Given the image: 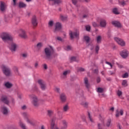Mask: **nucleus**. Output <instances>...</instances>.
Instances as JSON below:
<instances>
[{
  "instance_id": "f257e3e1",
  "label": "nucleus",
  "mask_w": 129,
  "mask_h": 129,
  "mask_svg": "<svg viewBox=\"0 0 129 129\" xmlns=\"http://www.w3.org/2000/svg\"><path fill=\"white\" fill-rule=\"evenodd\" d=\"M44 54L45 55L46 59L47 60H51L54 57L58 56V54L54 52V49L52 46H48L44 49Z\"/></svg>"
},
{
  "instance_id": "f03ea898",
  "label": "nucleus",
  "mask_w": 129,
  "mask_h": 129,
  "mask_svg": "<svg viewBox=\"0 0 129 129\" xmlns=\"http://www.w3.org/2000/svg\"><path fill=\"white\" fill-rule=\"evenodd\" d=\"M0 37L4 42H7V41H12L13 40V37L12 36L7 32L2 33Z\"/></svg>"
},
{
  "instance_id": "7ed1b4c3",
  "label": "nucleus",
  "mask_w": 129,
  "mask_h": 129,
  "mask_svg": "<svg viewBox=\"0 0 129 129\" xmlns=\"http://www.w3.org/2000/svg\"><path fill=\"white\" fill-rule=\"evenodd\" d=\"M1 69L6 76H10V75H12V72H11V70H10L9 67L5 65H2L1 66Z\"/></svg>"
},
{
  "instance_id": "20e7f679",
  "label": "nucleus",
  "mask_w": 129,
  "mask_h": 129,
  "mask_svg": "<svg viewBox=\"0 0 129 129\" xmlns=\"http://www.w3.org/2000/svg\"><path fill=\"white\" fill-rule=\"evenodd\" d=\"M70 36L72 39H74V38H79V31L76 30L75 32L70 31Z\"/></svg>"
},
{
  "instance_id": "39448f33",
  "label": "nucleus",
  "mask_w": 129,
  "mask_h": 129,
  "mask_svg": "<svg viewBox=\"0 0 129 129\" xmlns=\"http://www.w3.org/2000/svg\"><path fill=\"white\" fill-rule=\"evenodd\" d=\"M114 41H115V42H116V43H117L118 45H120V46H125V42H124V41H123V40L118 37H114Z\"/></svg>"
},
{
  "instance_id": "423d86ee",
  "label": "nucleus",
  "mask_w": 129,
  "mask_h": 129,
  "mask_svg": "<svg viewBox=\"0 0 129 129\" xmlns=\"http://www.w3.org/2000/svg\"><path fill=\"white\" fill-rule=\"evenodd\" d=\"M38 84H39L42 90H45L47 88V86L45 83V82L42 80H38L37 81Z\"/></svg>"
},
{
  "instance_id": "0eeeda50",
  "label": "nucleus",
  "mask_w": 129,
  "mask_h": 129,
  "mask_svg": "<svg viewBox=\"0 0 129 129\" xmlns=\"http://www.w3.org/2000/svg\"><path fill=\"white\" fill-rule=\"evenodd\" d=\"M19 47V46L16 44L15 42H12L9 46V48L10 49L11 51L12 52H16L17 48Z\"/></svg>"
},
{
  "instance_id": "6e6552de",
  "label": "nucleus",
  "mask_w": 129,
  "mask_h": 129,
  "mask_svg": "<svg viewBox=\"0 0 129 129\" xmlns=\"http://www.w3.org/2000/svg\"><path fill=\"white\" fill-rule=\"evenodd\" d=\"M1 111L2 113L4 114V115H8V114L10 113V110H9V109L5 106L1 107Z\"/></svg>"
},
{
  "instance_id": "1a4fd4ad",
  "label": "nucleus",
  "mask_w": 129,
  "mask_h": 129,
  "mask_svg": "<svg viewBox=\"0 0 129 129\" xmlns=\"http://www.w3.org/2000/svg\"><path fill=\"white\" fill-rule=\"evenodd\" d=\"M19 33V36L20 37H21V38H23V39H27V38H28L27 34H26V32L25 30H24V29H20Z\"/></svg>"
},
{
  "instance_id": "9d476101",
  "label": "nucleus",
  "mask_w": 129,
  "mask_h": 129,
  "mask_svg": "<svg viewBox=\"0 0 129 129\" xmlns=\"http://www.w3.org/2000/svg\"><path fill=\"white\" fill-rule=\"evenodd\" d=\"M32 104L34 106H38L39 105V103L38 102L39 101V100H38V98H37V96L35 95H33L32 96Z\"/></svg>"
},
{
  "instance_id": "9b49d317",
  "label": "nucleus",
  "mask_w": 129,
  "mask_h": 129,
  "mask_svg": "<svg viewBox=\"0 0 129 129\" xmlns=\"http://www.w3.org/2000/svg\"><path fill=\"white\" fill-rule=\"evenodd\" d=\"M6 10H7V6H6V4L4 2H1L0 5V11L2 13H5L6 12Z\"/></svg>"
},
{
  "instance_id": "f8f14e48",
  "label": "nucleus",
  "mask_w": 129,
  "mask_h": 129,
  "mask_svg": "<svg viewBox=\"0 0 129 129\" xmlns=\"http://www.w3.org/2000/svg\"><path fill=\"white\" fill-rule=\"evenodd\" d=\"M61 29H62V24H61L60 22H56L55 23V28L54 29V32L60 31Z\"/></svg>"
},
{
  "instance_id": "ddd939ff",
  "label": "nucleus",
  "mask_w": 129,
  "mask_h": 129,
  "mask_svg": "<svg viewBox=\"0 0 129 129\" xmlns=\"http://www.w3.org/2000/svg\"><path fill=\"white\" fill-rule=\"evenodd\" d=\"M50 4L52 5H60L62 4V0H48Z\"/></svg>"
},
{
  "instance_id": "4468645a",
  "label": "nucleus",
  "mask_w": 129,
  "mask_h": 129,
  "mask_svg": "<svg viewBox=\"0 0 129 129\" xmlns=\"http://www.w3.org/2000/svg\"><path fill=\"white\" fill-rule=\"evenodd\" d=\"M120 55L122 57L125 58L128 56V51L127 50H123L120 53Z\"/></svg>"
},
{
  "instance_id": "2eb2a0df",
  "label": "nucleus",
  "mask_w": 129,
  "mask_h": 129,
  "mask_svg": "<svg viewBox=\"0 0 129 129\" xmlns=\"http://www.w3.org/2000/svg\"><path fill=\"white\" fill-rule=\"evenodd\" d=\"M106 20H105V19H100V26L101 28H105V27H106Z\"/></svg>"
},
{
  "instance_id": "dca6fc26",
  "label": "nucleus",
  "mask_w": 129,
  "mask_h": 129,
  "mask_svg": "<svg viewBox=\"0 0 129 129\" xmlns=\"http://www.w3.org/2000/svg\"><path fill=\"white\" fill-rule=\"evenodd\" d=\"M123 115V110L121 109L120 111L118 110H117L116 111V114H115V116L116 117H119L120 115Z\"/></svg>"
},
{
  "instance_id": "f3484780",
  "label": "nucleus",
  "mask_w": 129,
  "mask_h": 129,
  "mask_svg": "<svg viewBox=\"0 0 129 129\" xmlns=\"http://www.w3.org/2000/svg\"><path fill=\"white\" fill-rule=\"evenodd\" d=\"M62 127H61V129H67V127H68V122L65 120H63L62 121Z\"/></svg>"
},
{
  "instance_id": "a211bd4d",
  "label": "nucleus",
  "mask_w": 129,
  "mask_h": 129,
  "mask_svg": "<svg viewBox=\"0 0 129 129\" xmlns=\"http://www.w3.org/2000/svg\"><path fill=\"white\" fill-rule=\"evenodd\" d=\"M112 24L115 27H117V28H120V27H121V24L120 23L117 21H113Z\"/></svg>"
},
{
  "instance_id": "6ab92c4d",
  "label": "nucleus",
  "mask_w": 129,
  "mask_h": 129,
  "mask_svg": "<svg viewBox=\"0 0 129 129\" xmlns=\"http://www.w3.org/2000/svg\"><path fill=\"white\" fill-rule=\"evenodd\" d=\"M1 100L3 102L5 103V104H9V100H8V98L6 96L2 97Z\"/></svg>"
},
{
  "instance_id": "aec40b11",
  "label": "nucleus",
  "mask_w": 129,
  "mask_h": 129,
  "mask_svg": "<svg viewBox=\"0 0 129 129\" xmlns=\"http://www.w3.org/2000/svg\"><path fill=\"white\" fill-rule=\"evenodd\" d=\"M66 99H67V97H66V95L64 94H62L60 95V100L62 101V102H65L66 101Z\"/></svg>"
},
{
  "instance_id": "412c9836",
  "label": "nucleus",
  "mask_w": 129,
  "mask_h": 129,
  "mask_svg": "<svg viewBox=\"0 0 129 129\" xmlns=\"http://www.w3.org/2000/svg\"><path fill=\"white\" fill-rule=\"evenodd\" d=\"M32 24L34 27H36V26L38 25V22H37V19H36V17H33L32 18Z\"/></svg>"
},
{
  "instance_id": "4be33fe9",
  "label": "nucleus",
  "mask_w": 129,
  "mask_h": 129,
  "mask_svg": "<svg viewBox=\"0 0 129 129\" xmlns=\"http://www.w3.org/2000/svg\"><path fill=\"white\" fill-rule=\"evenodd\" d=\"M60 20H61V21H63L64 22L65 21H67L68 17H67V16H64V15H60Z\"/></svg>"
},
{
  "instance_id": "5701e85b",
  "label": "nucleus",
  "mask_w": 129,
  "mask_h": 129,
  "mask_svg": "<svg viewBox=\"0 0 129 129\" xmlns=\"http://www.w3.org/2000/svg\"><path fill=\"white\" fill-rule=\"evenodd\" d=\"M85 84L87 88H89V83H88V79H87V78H85Z\"/></svg>"
},
{
  "instance_id": "b1692460",
  "label": "nucleus",
  "mask_w": 129,
  "mask_h": 129,
  "mask_svg": "<svg viewBox=\"0 0 129 129\" xmlns=\"http://www.w3.org/2000/svg\"><path fill=\"white\" fill-rule=\"evenodd\" d=\"M5 86L7 88H11V87H12L13 86V85L12 84V83L8 82L6 83Z\"/></svg>"
},
{
  "instance_id": "393cba45",
  "label": "nucleus",
  "mask_w": 129,
  "mask_h": 129,
  "mask_svg": "<svg viewBox=\"0 0 129 129\" xmlns=\"http://www.w3.org/2000/svg\"><path fill=\"white\" fill-rule=\"evenodd\" d=\"M102 38V37H101V36H100V35L98 36L96 38L97 43H101V39Z\"/></svg>"
},
{
  "instance_id": "a878e982",
  "label": "nucleus",
  "mask_w": 129,
  "mask_h": 129,
  "mask_svg": "<svg viewBox=\"0 0 129 129\" xmlns=\"http://www.w3.org/2000/svg\"><path fill=\"white\" fill-rule=\"evenodd\" d=\"M54 26V21L53 20H50L48 22V27L49 28H52Z\"/></svg>"
},
{
  "instance_id": "bb28decb",
  "label": "nucleus",
  "mask_w": 129,
  "mask_h": 129,
  "mask_svg": "<svg viewBox=\"0 0 129 129\" xmlns=\"http://www.w3.org/2000/svg\"><path fill=\"white\" fill-rule=\"evenodd\" d=\"M26 4H24V3L23 2H20L19 3V8H26Z\"/></svg>"
},
{
  "instance_id": "cd10ccee",
  "label": "nucleus",
  "mask_w": 129,
  "mask_h": 129,
  "mask_svg": "<svg viewBox=\"0 0 129 129\" xmlns=\"http://www.w3.org/2000/svg\"><path fill=\"white\" fill-rule=\"evenodd\" d=\"M122 85L124 87L127 86V81H126L125 80H123L122 82Z\"/></svg>"
},
{
  "instance_id": "c85d7f7f",
  "label": "nucleus",
  "mask_w": 129,
  "mask_h": 129,
  "mask_svg": "<svg viewBox=\"0 0 129 129\" xmlns=\"http://www.w3.org/2000/svg\"><path fill=\"white\" fill-rule=\"evenodd\" d=\"M78 2H81V0H72L73 5L76 6V7H77V3H78Z\"/></svg>"
},
{
  "instance_id": "c756f323",
  "label": "nucleus",
  "mask_w": 129,
  "mask_h": 129,
  "mask_svg": "<svg viewBox=\"0 0 129 129\" xmlns=\"http://www.w3.org/2000/svg\"><path fill=\"white\" fill-rule=\"evenodd\" d=\"M113 13H114L115 15H118V14H119V12H118V10H117V8H114L113 10Z\"/></svg>"
},
{
  "instance_id": "7c9ffc66",
  "label": "nucleus",
  "mask_w": 129,
  "mask_h": 129,
  "mask_svg": "<svg viewBox=\"0 0 129 129\" xmlns=\"http://www.w3.org/2000/svg\"><path fill=\"white\" fill-rule=\"evenodd\" d=\"M127 77H128V73H125L122 75V78H127Z\"/></svg>"
},
{
  "instance_id": "2f4dec72",
  "label": "nucleus",
  "mask_w": 129,
  "mask_h": 129,
  "mask_svg": "<svg viewBox=\"0 0 129 129\" xmlns=\"http://www.w3.org/2000/svg\"><path fill=\"white\" fill-rule=\"evenodd\" d=\"M47 112H48V115H49V116H52V114H53V111L51 110H48L47 111Z\"/></svg>"
},
{
  "instance_id": "473e14b6",
  "label": "nucleus",
  "mask_w": 129,
  "mask_h": 129,
  "mask_svg": "<svg viewBox=\"0 0 129 129\" xmlns=\"http://www.w3.org/2000/svg\"><path fill=\"white\" fill-rule=\"evenodd\" d=\"M119 4L121 5V6H124L125 5V3H124V1L123 0H119Z\"/></svg>"
},
{
  "instance_id": "72a5a7b5",
  "label": "nucleus",
  "mask_w": 129,
  "mask_h": 129,
  "mask_svg": "<svg viewBox=\"0 0 129 129\" xmlns=\"http://www.w3.org/2000/svg\"><path fill=\"white\" fill-rule=\"evenodd\" d=\"M84 39L86 41V42H87V43H88L89 42V37L85 36L84 37Z\"/></svg>"
},
{
  "instance_id": "f704fd0d",
  "label": "nucleus",
  "mask_w": 129,
  "mask_h": 129,
  "mask_svg": "<svg viewBox=\"0 0 129 129\" xmlns=\"http://www.w3.org/2000/svg\"><path fill=\"white\" fill-rule=\"evenodd\" d=\"M97 92H99V93H102L103 92V89L101 88H98L97 90Z\"/></svg>"
},
{
  "instance_id": "c9c22d12",
  "label": "nucleus",
  "mask_w": 129,
  "mask_h": 129,
  "mask_svg": "<svg viewBox=\"0 0 129 129\" xmlns=\"http://www.w3.org/2000/svg\"><path fill=\"white\" fill-rule=\"evenodd\" d=\"M92 26L93 27H99V24H97V23L95 22H93L92 23Z\"/></svg>"
},
{
  "instance_id": "e433bc0d",
  "label": "nucleus",
  "mask_w": 129,
  "mask_h": 129,
  "mask_svg": "<svg viewBox=\"0 0 129 129\" xmlns=\"http://www.w3.org/2000/svg\"><path fill=\"white\" fill-rule=\"evenodd\" d=\"M111 122V120L110 119H108L107 123H106V126H110V123Z\"/></svg>"
},
{
  "instance_id": "4c0bfd02",
  "label": "nucleus",
  "mask_w": 129,
  "mask_h": 129,
  "mask_svg": "<svg viewBox=\"0 0 129 129\" xmlns=\"http://www.w3.org/2000/svg\"><path fill=\"white\" fill-rule=\"evenodd\" d=\"M81 104H82V105L84 106V107H87V105H88V103H87L86 102H83L82 103H81Z\"/></svg>"
},
{
  "instance_id": "58836bf2",
  "label": "nucleus",
  "mask_w": 129,
  "mask_h": 129,
  "mask_svg": "<svg viewBox=\"0 0 129 129\" xmlns=\"http://www.w3.org/2000/svg\"><path fill=\"white\" fill-rule=\"evenodd\" d=\"M70 73V71H66L63 73V75L64 76H66V75L69 74Z\"/></svg>"
},
{
  "instance_id": "ea45409f",
  "label": "nucleus",
  "mask_w": 129,
  "mask_h": 129,
  "mask_svg": "<svg viewBox=\"0 0 129 129\" xmlns=\"http://www.w3.org/2000/svg\"><path fill=\"white\" fill-rule=\"evenodd\" d=\"M88 115L90 121H91V122H93V119H92V118L91 117L90 113L88 112Z\"/></svg>"
},
{
  "instance_id": "a19ab883",
  "label": "nucleus",
  "mask_w": 129,
  "mask_h": 129,
  "mask_svg": "<svg viewBox=\"0 0 129 129\" xmlns=\"http://www.w3.org/2000/svg\"><path fill=\"white\" fill-rule=\"evenodd\" d=\"M95 50L96 51V53L98 54V51H99V46L97 45L95 48Z\"/></svg>"
},
{
  "instance_id": "79ce46f5",
  "label": "nucleus",
  "mask_w": 129,
  "mask_h": 129,
  "mask_svg": "<svg viewBox=\"0 0 129 129\" xmlns=\"http://www.w3.org/2000/svg\"><path fill=\"white\" fill-rule=\"evenodd\" d=\"M20 125L22 127V128L26 129V126L25 125V124H24V123L20 122Z\"/></svg>"
},
{
  "instance_id": "37998d69",
  "label": "nucleus",
  "mask_w": 129,
  "mask_h": 129,
  "mask_svg": "<svg viewBox=\"0 0 129 129\" xmlns=\"http://www.w3.org/2000/svg\"><path fill=\"white\" fill-rule=\"evenodd\" d=\"M69 108V107H68V106L67 105H66L64 107H63V110L64 111H67V110H68V109Z\"/></svg>"
},
{
  "instance_id": "c03bdc74",
  "label": "nucleus",
  "mask_w": 129,
  "mask_h": 129,
  "mask_svg": "<svg viewBox=\"0 0 129 129\" xmlns=\"http://www.w3.org/2000/svg\"><path fill=\"white\" fill-rule=\"evenodd\" d=\"M117 94L118 95V96H121L122 94V92L121 91H117Z\"/></svg>"
},
{
  "instance_id": "a18cd8bd",
  "label": "nucleus",
  "mask_w": 129,
  "mask_h": 129,
  "mask_svg": "<svg viewBox=\"0 0 129 129\" xmlns=\"http://www.w3.org/2000/svg\"><path fill=\"white\" fill-rule=\"evenodd\" d=\"M106 64H107V65H108L109 66H110V69L112 68V63H111L108 61H106Z\"/></svg>"
},
{
  "instance_id": "49530a36",
  "label": "nucleus",
  "mask_w": 129,
  "mask_h": 129,
  "mask_svg": "<svg viewBox=\"0 0 129 129\" xmlns=\"http://www.w3.org/2000/svg\"><path fill=\"white\" fill-rule=\"evenodd\" d=\"M42 46H43V43L40 42V43H38L37 44V48H41V47H42Z\"/></svg>"
},
{
  "instance_id": "de8ad7c7",
  "label": "nucleus",
  "mask_w": 129,
  "mask_h": 129,
  "mask_svg": "<svg viewBox=\"0 0 129 129\" xmlns=\"http://www.w3.org/2000/svg\"><path fill=\"white\" fill-rule=\"evenodd\" d=\"M64 49L66 51H70V50H71V46H68Z\"/></svg>"
},
{
  "instance_id": "09e8293b",
  "label": "nucleus",
  "mask_w": 129,
  "mask_h": 129,
  "mask_svg": "<svg viewBox=\"0 0 129 129\" xmlns=\"http://www.w3.org/2000/svg\"><path fill=\"white\" fill-rule=\"evenodd\" d=\"M90 29H91L90 26L87 25L86 26V31H88V32H89V31H90Z\"/></svg>"
},
{
  "instance_id": "8fccbe9b",
  "label": "nucleus",
  "mask_w": 129,
  "mask_h": 129,
  "mask_svg": "<svg viewBox=\"0 0 129 129\" xmlns=\"http://www.w3.org/2000/svg\"><path fill=\"white\" fill-rule=\"evenodd\" d=\"M13 70L15 72V73H18V67H13Z\"/></svg>"
},
{
  "instance_id": "3c124183",
  "label": "nucleus",
  "mask_w": 129,
  "mask_h": 129,
  "mask_svg": "<svg viewBox=\"0 0 129 129\" xmlns=\"http://www.w3.org/2000/svg\"><path fill=\"white\" fill-rule=\"evenodd\" d=\"M79 71H80V72H83V71H85V70L84 69H83V68H80L79 69Z\"/></svg>"
},
{
  "instance_id": "603ef678",
  "label": "nucleus",
  "mask_w": 129,
  "mask_h": 129,
  "mask_svg": "<svg viewBox=\"0 0 129 129\" xmlns=\"http://www.w3.org/2000/svg\"><path fill=\"white\" fill-rule=\"evenodd\" d=\"M27 121L28 123H30V124H32V125H34V123H33V122H32V121L28 119Z\"/></svg>"
},
{
  "instance_id": "864d4df0",
  "label": "nucleus",
  "mask_w": 129,
  "mask_h": 129,
  "mask_svg": "<svg viewBox=\"0 0 129 129\" xmlns=\"http://www.w3.org/2000/svg\"><path fill=\"white\" fill-rule=\"evenodd\" d=\"M38 65H39V63H38V62H36L34 64V67H35V68H37V67H38Z\"/></svg>"
},
{
  "instance_id": "5fc2aeb1",
  "label": "nucleus",
  "mask_w": 129,
  "mask_h": 129,
  "mask_svg": "<svg viewBox=\"0 0 129 129\" xmlns=\"http://www.w3.org/2000/svg\"><path fill=\"white\" fill-rule=\"evenodd\" d=\"M71 60H72V61H76V57H74V56L72 57H71Z\"/></svg>"
},
{
  "instance_id": "6e6d98bb",
  "label": "nucleus",
  "mask_w": 129,
  "mask_h": 129,
  "mask_svg": "<svg viewBox=\"0 0 129 129\" xmlns=\"http://www.w3.org/2000/svg\"><path fill=\"white\" fill-rule=\"evenodd\" d=\"M89 47H90V49L91 50V51H92V50H93V48H94L93 45L91 44V45H89Z\"/></svg>"
},
{
  "instance_id": "4d7b16f0",
  "label": "nucleus",
  "mask_w": 129,
  "mask_h": 129,
  "mask_svg": "<svg viewBox=\"0 0 129 129\" xmlns=\"http://www.w3.org/2000/svg\"><path fill=\"white\" fill-rule=\"evenodd\" d=\"M56 39H57V40H58V41H62V38L60 37H57Z\"/></svg>"
},
{
  "instance_id": "13d9d810",
  "label": "nucleus",
  "mask_w": 129,
  "mask_h": 129,
  "mask_svg": "<svg viewBox=\"0 0 129 129\" xmlns=\"http://www.w3.org/2000/svg\"><path fill=\"white\" fill-rule=\"evenodd\" d=\"M88 14H85L83 15V18H84V19H85V18H88Z\"/></svg>"
},
{
  "instance_id": "bf43d9fd",
  "label": "nucleus",
  "mask_w": 129,
  "mask_h": 129,
  "mask_svg": "<svg viewBox=\"0 0 129 129\" xmlns=\"http://www.w3.org/2000/svg\"><path fill=\"white\" fill-rule=\"evenodd\" d=\"M22 109L23 110L27 109V106L26 105H24L22 107Z\"/></svg>"
},
{
  "instance_id": "052dcab7",
  "label": "nucleus",
  "mask_w": 129,
  "mask_h": 129,
  "mask_svg": "<svg viewBox=\"0 0 129 129\" xmlns=\"http://www.w3.org/2000/svg\"><path fill=\"white\" fill-rule=\"evenodd\" d=\"M27 55H28L27 54V53H23V54H22V56H23V57L24 58H26V57H27Z\"/></svg>"
},
{
  "instance_id": "680f3d73",
  "label": "nucleus",
  "mask_w": 129,
  "mask_h": 129,
  "mask_svg": "<svg viewBox=\"0 0 129 129\" xmlns=\"http://www.w3.org/2000/svg\"><path fill=\"white\" fill-rule=\"evenodd\" d=\"M43 68H44V69H47V64H43Z\"/></svg>"
},
{
  "instance_id": "e2e57ef3",
  "label": "nucleus",
  "mask_w": 129,
  "mask_h": 129,
  "mask_svg": "<svg viewBox=\"0 0 129 129\" xmlns=\"http://www.w3.org/2000/svg\"><path fill=\"white\" fill-rule=\"evenodd\" d=\"M97 82L98 83H99L100 82V78H98L97 79Z\"/></svg>"
},
{
  "instance_id": "0e129e2a",
  "label": "nucleus",
  "mask_w": 129,
  "mask_h": 129,
  "mask_svg": "<svg viewBox=\"0 0 129 129\" xmlns=\"http://www.w3.org/2000/svg\"><path fill=\"white\" fill-rule=\"evenodd\" d=\"M13 1L14 3V6H16V5H17V2H16L17 0H13Z\"/></svg>"
},
{
  "instance_id": "69168bd1",
  "label": "nucleus",
  "mask_w": 129,
  "mask_h": 129,
  "mask_svg": "<svg viewBox=\"0 0 129 129\" xmlns=\"http://www.w3.org/2000/svg\"><path fill=\"white\" fill-rule=\"evenodd\" d=\"M56 91H57V92H59L60 91V89L56 88L55 89Z\"/></svg>"
},
{
  "instance_id": "338daca9",
  "label": "nucleus",
  "mask_w": 129,
  "mask_h": 129,
  "mask_svg": "<svg viewBox=\"0 0 129 129\" xmlns=\"http://www.w3.org/2000/svg\"><path fill=\"white\" fill-rule=\"evenodd\" d=\"M114 73L111 72V71H110L109 72V74H110V75H112V74H114Z\"/></svg>"
},
{
  "instance_id": "774afa93",
  "label": "nucleus",
  "mask_w": 129,
  "mask_h": 129,
  "mask_svg": "<svg viewBox=\"0 0 129 129\" xmlns=\"http://www.w3.org/2000/svg\"><path fill=\"white\" fill-rule=\"evenodd\" d=\"M41 129H45V126L44 125L41 126Z\"/></svg>"
}]
</instances>
